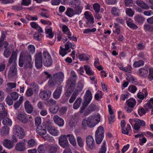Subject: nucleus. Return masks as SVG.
Returning <instances> with one entry per match:
<instances>
[{
  "label": "nucleus",
  "mask_w": 153,
  "mask_h": 153,
  "mask_svg": "<svg viewBox=\"0 0 153 153\" xmlns=\"http://www.w3.org/2000/svg\"><path fill=\"white\" fill-rule=\"evenodd\" d=\"M100 115L98 114L97 115H90L87 118L82 119L81 123V128L86 130L88 126L90 128L94 127L100 121Z\"/></svg>",
  "instance_id": "nucleus-1"
},
{
  "label": "nucleus",
  "mask_w": 153,
  "mask_h": 153,
  "mask_svg": "<svg viewBox=\"0 0 153 153\" xmlns=\"http://www.w3.org/2000/svg\"><path fill=\"white\" fill-rule=\"evenodd\" d=\"M32 59L31 56L28 53H25L24 56L23 54L21 53L19 59V66L22 67L24 64L27 67L31 68Z\"/></svg>",
  "instance_id": "nucleus-2"
},
{
  "label": "nucleus",
  "mask_w": 153,
  "mask_h": 153,
  "mask_svg": "<svg viewBox=\"0 0 153 153\" xmlns=\"http://www.w3.org/2000/svg\"><path fill=\"white\" fill-rule=\"evenodd\" d=\"M64 78V74L61 72H59L54 74L50 79L48 83L51 86H53L55 84L63 81Z\"/></svg>",
  "instance_id": "nucleus-3"
},
{
  "label": "nucleus",
  "mask_w": 153,
  "mask_h": 153,
  "mask_svg": "<svg viewBox=\"0 0 153 153\" xmlns=\"http://www.w3.org/2000/svg\"><path fill=\"white\" fill-rule=\"evenodd\" d=\"M104 134V130L103 127L100 126L98 128L95 133V140L97 143L100 144L103 138Z\"/></svg>",
  "instance_id": "nucleus-4"
},
{
  "label": "nucleus",
  "mask_w": 153,
  "mask_h": 153,
  "mask_svg": "<svg viewBox=\"0 0 153 153\" xmlns=\"http://www.w3.org/2000/svg\"><path fill=\"white\" fill-rule=\"evenodd\" d=\"M44 56L43 62L46 67H50L52 64L53 60L51 56L47 51H44L43 53Z\"/></svg>",
  "instance_id": "nucleus-5"
},
{
  "label": "nucleus",
  "mask_w": 153,
  "mask_h": 153,
  "mask_svg": "<svg viewBox=\"0 0 153 153\" xmlns=\"http://www.w3.org/2000/svg\"><path fill=\"white\" fill-rule=\"evenodd\" d=\"M77 76L75 73L73 71H71V75L66 81L67 85L70 86L75 88Z\"/></svg>",
  "instance_id": "nucleus-6"
},
{
  "label": "nucleus",
  "mask_w": 153,
  "mask_h": 153,
  "mask_svg": "<svg viewBox=\"0 0 153 153\" xmlns=\"http://www.w3.org/2000/svg\"><path fill=\"white\" fill-rule=\"evenodd\" d=\"M13 132L15 135L17 136L20 139H22L25 136V134L23 129L19 126L17 125H15L13 128Z\"/></svg>",
  "instance_id": "nucleus-7"
},
{
  "label": "nucleus",
  "mask_w": 153,
  "mask_h": 153,
  "mask_svg": "<svg viewBox=\"0 0 153 153\" xmlns=\"http://www.w3.org/2000/svg\"><path fill=\"white\" fill-rule=\"evenodd\" d=\"M59 145L63 148H69V143L66 135H61L59 139Z\"/></svg>",
  "instance_id": "nucleus-8"
},
{
  "label": "nucleus",
  "mask_w": 153,
  "mask_h": 153,
  "mask_svg": "<svg viewBox=\"0 0 153 153\" xmlns=\"http://www.w3.org/2000/svg\"><path fill=\"white\" fill-rule=\"evenodd\" d=\"M46 129L51 135L56 136L58 135L59 131L54 126L50 123H47L46 125Z\"/></svg>",
  "instance_id": "nucleus-9"
},
{
  "label": "nucleus",
  "mask_w": 153,
  "mask_h": 153,
  "mask_svg": "<svg viewBox=\"0 0 153 153\" xmlns=\"http://www.w3.org/2000/svg\"><path fill=\"white\" fill-rule=\"evenodd\" d=\"M36 66L40 68L42 66V53L41 52L36 53L35 55Z\"/></svg>",
  "instance_id": "nucleus-10"
},
{
  "label": "nucleus",
  "mask_w": 153,
  "mask_h": 153,
  "mask_svg": "<svg viewBox=\"0 0 153 153\" xmlns=\"http://www.w3.org/2000/svg\"><path fill=\"white\" fill-rule=\"evenodd\" d=\"M51 94V91L49 90H43L40 93L39 96L42 99L47 100L50 97Z\"/></svg>",
  "instance_id": "nucleus-11"
},
{
  "label": "nucleus",
  "mask_w": 153,
  "mask_h": 153,
  "mask_svg": "<svg viewBox=\"0 0 153 153\" xmlns=\"http://www.w3.org/2000/svg\"><path fill=\"white\" fill-rule=\"evenodd\" d=\"M16 65V64L14 63L10 68L8 74L9 77L12 78L16 75L17 71Z\"/></svg>",
  "instance_id": "nucleus-12"
},
{
  "label": "nucleus",
  "mask_w": 153,
  "mask_h": 153,
  "mask_svg": "<svg viewBox=\"0 0 153 153\" xmlns=\"http://www.w3.org/2000/svg\"><path fill=\"white\" fill-rule=\"evenodd\" d=\"M86 143L90 149H93L95 148V142L91 136L90 135L87 137Z\"/></svg>",
  "instance_id": "nucleus-13"
},
{
  "label": "nucleus",
  "mask_w": 153,
  "mask_h": 153,
  "mask_svg": "<svg viewBox=\"0 0 153 153\" xmlns=\"http://www.w3.org/2000/svg\"><path fill=\"white\" fill-rule=\"evenodd\" d=\"M84 14L85 18L88 20L86 24L89 27H92V26H90L89 25L90 22H91L92 24L94 22V18L91 13L90 12L86 11L85 12Z\"/></svg>",
  "instance_id": "nucleus-14"
},
{
  "label": "nucleus",
  "mask_w": 153,
  "mask_h": 153,
  "mask_svg": "<svg viewBox=\"0 0 153 153\" xmlns=\"http://www.w3.org/2000/svg\"><path fill=\"white\" fill-rule=\"evenodd\" d=\"M16 117L19 121L24 123H26L27 122L26 115L22 112H19L16 114Z\"/></svg>",
  "instance_id": "nucleus-15"
},
{
  "label": "nucleus",
  "mask_w": 153,
  "mask_h": 153,
  "mask_svg": "<svg viewBox=\"0 0 153 153\" xmlns=\"http://www.w3.org/2000/svg\"><path fill=\"white\" fill-rule=\"evenodd\" d=\"M53 120L55 123L59 127L63 126L64 124V120L58 115H55L53 117Z\"/></svg>",
  "instance_id": "nucleus-16"
},
{
  "label": "nucleus",
  "mask_w": 153,
  "mask_h": 153,
  "mask_svg": "<svg viewBox=\"0 0 153 153\" xmlns=\"http://www.w3.org/2000/svg\"><path fill=\"white\" fill-rule=\"evenodd\" d=\"M25 111L27 113L30 114L33 111V108L32 105L28 100L26 101L24 103Z\"/></svg>",
  "instance_id": "nucleus-17"
},
{
  "label": "nucleus",
  "mask_w": 153,
  "mask_h": 153,
  "mask_svg": "<svg viewBox=\"0 0 153 153\" xmlns=\"http://www.w3.org/2000/svg\"><path fill=\"white\" fill-rule=\"evenodd\" d=\"M46 126H39L36 128L37 133L39 135L42 136L44 135L46 133Z\"/></svg>",
  "instance_id": "nucleus-18"
},
{
  "label": "nucleus",
  "mask_w": 153,
  "mask_h": 153,
  "mask_svg": "<svg viewBox=\"0 0 153 153\" xmlns=\"http://www.w3.org/2000/svg\"><path fill=\"white\" fill-rule=\"evenodd\" d=\"M59 146L57 145L55 146L48 145L47 147V150L48 153H55L57 151Z\"/></svg>",
  "instance_id": "nucleus-19"
},
{
  "label": "nucleus",
  "mask_w": 153,
  "mask_h": 153,
  "mask_svg": "<svg viewBox=\"0 0 153 153\" xmlns=\"http://www.w3.org/2000/svg\"><path fill=\"white\" fill-rule=\"evenodd\" d=\"M2 144L4 147L9 149L13 148L14 146L13 142L12 141L7 139L4 140Z\"/></svg>",
  "instance_id": "nucleus-20"
},
{
  "label": "nucleus",
  "mask_w": 153,
  "mask_h": 153,
  "mask_svg": "<svg viewBox=\"0 0 153 153\" xmlns=\"http://www.w3.org/2000/svg\"><path fill=\"white\" fill-rule=\"evenodd\" d=\"M17 53L15 51H13L12 52L11 56L8 60V64H11L13 62H14L13 63V64L15 63L17 59Z\"/></svg>",
  "instance_id": "nucleus-21"
},
{
  "label": "nucleus",
  "mask_w": 153,
  "mask_h": 153,
  "mask_svg": "<svg viewBox=\"0 0 153 153\" xmlns=\"http://www.w3.org/2000/svg\"><path fill=\"white\" fill-rule=\"evenodd\" d=\"M15 149L19 151H24L26 149L25 142H22L17 144L15 146Z\"/></svg>",
  "instance_id": "nucleus-22"
},
{
  "label": "nucleus",
  "mask_w": 153,
  "mask_h": 153,
  "mask_svg": "<svg viewBox=\"0 0 153 153\" xmlns=\"http://www.w3.org/2000/svg\"><path fill=\"white\" fill-rule=\"evenodd\" d=\"M62 91V86H59L57 87L53 94V97L56 99H58L61 94Z\"/></svg>",
  "instance_id": "nucleus-23"
},
{
  "label": "nucleus",
  "mask_w": 153,
  "mask_h": 153,
  "mask_svg": "<svg viewBox=\"0 0 153 153\" xmlns=\"http://www.w3.org/2000/svg\"><path fill=\"white\" fill-rule=\"evenodd\" d=\"M136 4L139 7L145 10H148L149 7L146 3L140 0H137L136 1Z\"/></svg>",
  "instance_id": "nucleus-24"
},
{
  "label": "nucleus",
  "mask_w": 153,
  "mask_h": 153,
  "mask_svg": "<svg viewBox=\"0 0 153 153\" xmlns=\"http://www.w3.org/2000/svg\"><path fill=\"white\" fill-rule=\"evenodd\" d=\"M66 137H68V140L70 143L74 146H76V139L74 136L72 134H69L66 135Z\"/></svg>",
  "instance_id": "nucleus-25"
},
{
  "label": "nucleus",
  "mask_w": 153,
  "mask_h": 153,
  "mask_svg": "<svg viewBox=\"0 0 153 153\" xmlns=\"http://www.w3.org/2000/svg\"><path fill=\"white\" fill-rule=\"evenodd\" d=\"M135 21L140 24H142L145 20V18L140 14L137 15L134 17Z\"/></svg>",
  "instance_id": "nucleus-26"
},
{
  "label": "nucleus",
  "mask_w": 153,
  "mask_h": 153,
  "mask_svg": "<svg viewBox=\"0 0 153 153\" xmlns=\"http://www.w3.org/2000/svg\"><path fill=\"white\" fill-rule=\"evenodd\" d=\"M127 105L131 108H134L136 104L135 100L132 98L127 100L126 102Z\"/></svg>",
  "instance_id": "nucleus-27"
},
{
  "label": "nucleus",
  "mask_w": 153,
  "mask_h": 153,
  "mask_svg": "<svg viewBox=\"0 0 153 153\" xmlns=\"http://www.w3.org/2000/svg\"><path fill=\"white\" fill-rule=\"evenodd\" d=\"M139 71L138 74L139 76L143 77H146L148 74V70L143 68L139 69Z\"/></svg>",
  "instance_id": "nucleus-28"
},
{
  "label": "nucleus",
  "mask_w": 153,
  "mask_h": 153,
  "mask_svg": "<svg viewBox=\"0 0 153 153\" xmlns=\"http://www.w3.org/2000/svg\"><path fill=\"white\" fill-rule=\"evenodd\" d=\"M82 101V99L81 98H77L74 104L73 108L75 109H78L79 107L81 104Z\"/></svg>",
  "instance_id": "nucleus-29"
},
{
  "label": "nucleus",
  "mask_w": 153,
  "mask_h": 153,
  "mask_svg": "<svg viewBox=\"0 0 153 153\" xmlns=\"http://www.w3.org/2000/svg\"><path fill=\"white\" fill-rule=\"evenodd\" d=\"M143 93H138L137 94V98L140 100H143L144 98L146 97L148 95L147 91L144 89L143 90Z\"/></svg>",
  "instance_id": "nucleus-30"
},
{
  "label": "nucleus",
  "mask_w": 153,
  "mask_h": 153,
  "mask_svg": "<svg viewBox=\"0 0 153 153\" xmlns=\"http://www.w3.org/2000/svg\"><path fill=\"white\" fill-rule=\"evenodd\" d=\"M9 128L7 126L2 127L1 130V133L2 136L7 135L9 132Z\"/></svg>",
  "instance_id": "nucleus-31"
},
{
  "label": "nucleus",
  "mask_w": 153,
  "mask_h": 153,
  "mask_svg": "<svg viewBox=\"0 0 153 153\" xmlns=\"http://www.w3.org/2000/svg\"><path fill=\"white\" fill-rule=\"evenodd\" d=\"M92 98V94L91 91L88 90L86 91L84 96L85 100L91 101Z\"/></svg>",
  "instance_id": "nucleus-32"
},
{
  "label": "nucleus",
  "mask_w": 153,
  "mask_h": 153,
  "mask_svg": "<svg viewBox=\"0 0 153 153\" xmlns=\"http://www.w3.org/2000/svg\"><path fill=\"white\" fill-rule=\"evenodd\" d=\"M23 97L21 96L20 97L19 101H16L14 104V107L15 109H16L19 108L23 102Z\"/></svg>",
  "instance_id": "nucleus-33"
},
{
  "label": "nucleus",
  "mask_w": 153,
  "mask_h": 153,
  "mask_svg": "<svg viewBox=\"0 0 153 153\" xmlns=\"http://www.w3.org/2000/svg\"><path fill=\"white\" fill-rule=\"evenodd\" d=\"M126 23L128 26L132 29H136L138 28V26L134 24L132 21H127Z\"/></svg>",
  "instance_id": "nucleus-34"
},
{
  "label": "nucleus",
  "mask_w": 153,
  "mask_h": 153,
  "mask_svg": "<svg viewBox=\"0 0 153 153\" xmlns=\"http://www.w3.org/2000/svg\"><path fill=\"white\" fill-rule=\"evenodd\" d=\"M74 88L70 86H69L65 93V95L66 97L69 98L70 97Z\"/></svg>",
  "instance_id": "nucleus-35"
},
{
  "label": "nucleus",
  "mask_w": 153,
  "mask_h": 153,
  "mask_svg": "<svg viewBox=\"0 0 153 153\" xmlns=\"http://www.w3.org/2000/svg\"><path fill=\"white\" fill-rule=\"evenodd\" d=\"M95 108V105L92 104H91L88 108V109L85 112L84 115L85 116L88 115L92 111H93Z\"/></svg>",
  "instance_id": "nucleus-36"
},
{
  "label": "nucleus",
  "mask_w": 153,
  "mask_h": 153,
  "mask_svg": "<svg viewBox=\"0 0 153 153\" xmlns=\"http://www.w3.org/2000/svg\"><path fill=\"white\" fill-rule=\"evenodd\" d=\"M65 13L70 17H72L74 15H75L74 10L70 8H68Z\"/></svg>",
  "instance_id": "nucleus-37"
},
{
  "label": "nucleus",
  "mask_w": 153,
  "mask_h": 153,
  "mask_svg": "<svg viewBox=\"0 0 153 153\" xmlns=\"http://www.w3.org/2000/svg\"><path fill=\"white\" fill-rule=\"evenodd\" d=\"M79 58L81 60H87L90 58L89 55L86 54H82L79 55Z\"/></svg>",
  "instance_id": "nucleus-38"
},
{
  "label": "nucleus",
  "mask_w": 153,
  "mask_h": 153,
  "mask_svg": "<svg viewBox=\"0 0 153 153\" xmlns=\"http://www.w3.org/2000/svg\"><path fill=\"white\" fill-rule=\"evenodd\" d=\"M77 121L76 119L74 118H72L68 122V125L71 128L74 127L76 125Z\"/></svg>",
  "instance_id": "nucleus-39"
},
{
  "label": "nucleus",
  "mask_w": 153,
  "mask_h": 153,
  "mask_svg": "<svg viewBox=\"0 0 153 153\" xmlns=\"http://www.w3.org/2000/svg\"><path fill=\"white\" fill-rule=\"evenodd\" d=\"M2 123L4 125L11 126L12 124V121L11 119L7 117H4L3 119Z\"/></svg>",
  "instance_id": "nucleus-40"
},
{
  "label": "nucleus",
  "mask_w": 153,
  "mask_h": 153,
  "mask_svg": "<svg viewBox=\"0 0 153 153\" xmlns=\"http://www.w3.org/2000/svg\"><path fill=\"white\" fill-rule=\"evenodd\" d=\"M144 29L146 31L152 32L153 31V25L148 24L145 25H144Z\"/></svg>",
  "instance_id": "nucleus-41"
},
{
  "label": "nucleus",
  "mask_w": 153,
  "mask_h": 153,
  "mask_svg": "<svg viewBox=\"0 0 153 153\" xmlns=\"http://www.w3.org/2000/svg\"><path fill=\"white\" fill-rule=\"evenodd\" d=\"M70 3L74 7L79 6L80 4V2L79 0H71Z\"/></svg>",
  "instance_id": "nucleus-42"
},
{
  "label": "nucleus",
  "mask_w": 153,
  "mask_h": 153,
  "mask_svg": "<svg viewBox=\"0 0 153 153\" xmlns=\"http://www.w3.org/2000/svg\"><path fill=\"white\" fill-rule=\"evenodd\" d=\"M83 88V85L80 81L79 82L77 83V86L76 89L74 91L79 94L82 90Z\"/></svg>",
  "instance_id": "nucleus-43"
},
{
  "label": "nucleus",
  "mask_w": 153,
  "mask_h": 153,
  "mask_svg": "<svg viewBox=\"0 0 153 153\" xmlns=\"http://www.w3.org/2000/svg\"><path fill=\"white\" fill-rule=\"evenodd\" d=\"M144 62L142 60H140L138 61H135L134 62L133 66L135 68L144 65Z\"/></svg>",
  "instance_id": "nucleus-44"
},
{
  "label": "nucleus",
  "mask_w": 153,
  "mask_h": 153,
  "mask_svg": "<svg viewBox=\"0 0 153 153\" xmlns=\"http://www.w3.org/2000/svg\"><path fill=\"white\" fill-rule=\"evenodd\" d=\"M90 101L85 100L84 102L83 103L80 109L81 110L80 111V113H82L83 112V110L90 103Z\"/></svg>",
  "instance_id": "nucleus-45"
},
{
  "label": "nucleus",
  "mask_w": 153,
  "mask_h": 153,
  "mask_svg": "<svg viewBox=\"0 0 153 153\" xmlns=\"http://www.w3.org/2000/svg\"><path fill=\"white\" fill-rule=\"evenodd\" d=\"M59 109V106L57 105L50 108L49 110L51 113L53 114H56L57 112Z\"/></svg>",
  "instance_id": "nucleus-46"
},
{
  "label": "nucleus",
  "mask_w": 153,
  "mask_h": 153,
  "mask_svg": "<svg viewBox=\"0 0 153 153\" xmlns=\"http://www.w3.org/2000/svg\"><path fill=\"white\" fill-rule=\"evenodd\" d=\"M78 94L76 91H74L69 100V102L70 103H72L74 102Z\"/></svg>",
  "instance_id": "nucleus-47"
},
{
  "label": "nucleus",
  "mask_w": 153,
  "mask_h": 153,
  "mask_svg": "<svg viewBox=\"0 0 153 153\" xmlns=\"http://www.w3.org/2000/svg\"><path fill=\"white\" fill-rule=\"evenodd\" d=\"M36 145V142L33 139H31L29 140L27 142V146L30 148L33 147Z\"/></svg>",
  "instance_id": "nucleus-48"
},
{
  "label": "nucleus",
  "mask_w": 153,
  "mask_h": 153,
  "mask_svg": "<svg viewBox=\"0 0 153 153\" xmlns=\"http://www.w3.org/2000/svg\"><path fill=\"white\" fill-rule=\"evenodd\" d=\"M31 88L32 89L34 90L35 93L38 91V85L36 83L33 82L32 83L30 84Z\"/></svg>",
  "instance_id": "nucleus-49"
},
{
  "label": "nucleus",
  "mask_w": 153,
  "mask_h": 153,
  "mask_svg": "<svg viewBox=\"0 0 153 153\" xmlns=\"http://www.w3.org/2000/svg\"><path fill=\"white\" fill-rule=\"evenodd\" d=\"M74 8H75L74 11L75 15H79L81 13L83 9L82 7L79 6L76 7H74Z\"/></svg>",
  "instance_id": "nucleus-50"
},
{
  "label": "nucleus",
  "mask_w": 153,
  "mask_h": 153,
  "mask_svg": "<svg viewBox=\"0 0 153 153\" xmlns=\"http://www.w3.org/2000/svg\"><path fill=\"white\" fill-rule=\"evenodd\" d=\"M84 69L86 74L90 76L93 75L94 72L91 71L89 66L85 65Z\"/></svg>",
  "instance_id": "nucleus-51"
},
{
  "label": "nucleus",
  "mask_w": 153,
  "mask_h": 153,
  "mask_svg": "<svg viewBox=\"0 0 153 153\" xmlns=\"http://www.w3.org/2000/svg\"><path fill=\"white\" fill-rule=\"evenodd\" d=\"M77 141L79 146L80 147H83L84 143L81 137L80 136L77 137Z\"/></svg>",
  "instance_id": "nucleus-52"
},
{
  "label": "nucleus",
  "mask_w": 153,
  "mask_h": 153,
  "mask_svg": "<svg viewBox=\"0 0 153 153\" xmlns=\"http://www.w3.org/2000/svg\"><path fill=\"white\" fill-rule=\"evenodd\" d=\"M119 10L115 7L112 8L111 10V13L113 15L115 16H118L119 15Z\"/></svg>",
  "instance_id": "nucleus-53"
},
{
  "label": "nucleus",
  "mask_w": 153,
  "mask_h": 153,
  "mask_svg": "<svg viewBox=\"0 0 153 153\" xmlns=\"http://www.w3.org/2000/svg\"><path fill=\"white\" fill-rule=\"evenodd\" d=\"M120 69L125 72L130 73L132 68L130 65H128L126 67H120Z\"/></svg>",
  "instance_id": "nucleus-54"
},
{
  "label": "nucleus",
  "mask_w": 153,
  "mask_h": 153,
  "mask_svg": "<svg viewBox=\"0 0 153 153\" xmlns=\"http://www.w3.org/2000/svg\"><path fill=\"white\" fill-rule=\"evenodd\" d=\"M93 7L95 13H99L100 9V6L99 4L97 3H95L93 4Z\"/></svg>",
  "instance_id": "nucleus-55"
},
{
  "label": "nucleus",
  "mask_w": 153,
  "mask_h": 153,
  "mask_svg": "<svg viewBox=\"0 0 153 153\" xmlns=\"http://www.w3.org/2000/svg\"><path fill=\"white\" fill-rule=\"evenodd\" d=\"M16 83L8 82L7 84V88L10 89H12L15 88L16 87Z\"/></svg>",
  "instance_id": "nucleus-56"
},
{
  "label": "nucleus",
  "mask_w": 153,
  "mask_h": 153,
  "mask_svg": "<svg viewBox=\"0 0 153 153\" xmlns=\"http://www.w3.org/2000/svg\"><path fill=\"white\" fill-rule=\"evenodd\" d=\"M67 51L65 48L60 46L59 53L62 56H63L67 53Z\"/></svg>",
  "instance_id": "nucleus-57"
},
{
  "label": "nucleus",
  "mask_w": 153,
  "mask_h": 153,
  "mask_svg": "<svg viewBox=\"0 0 153 153\" xmlns=\"http://www.w3.org/2000/svg\"><path fill=\"white\" fill-rule=\"evenodd\" d=\"M126 13L129 16H132L134 14V12L131 8H127Z\"/></svg>",
  "instance_id": "nucleus-58"
},
{
  "label": "nucleus",
  "mask_w": 153,
  "mask_h": 153,
  "mask_svg": "<svg viewBox=\"0 0 153 153\" xmlns=\"http://www.w3.org/2000/svg\"><path fill=\"white\" fill-rule=\"evenodd\" d=\"M35 120V124L37 127L38 126H41L40 125L41 122V119L40 117H36Z\"/></svg>",
  "instance_id": "nucleus-59"
},
{
  "label": "nucleus",
  "mask_w": 153,
  "mask_h": 153,
  "mask_svg": "<svg viewBox=\"0 0 153 153\" xmlns=\"http://www.w3.org/2000/svg\"><path fill=\"white\" fill-rule=\"evenodd\" d=\"M33 94V91L32 88H29L27 89L26 92V95L27 97L32 96Z\"/></svg>",
  "instance_id": "nucleus-60"
},
{
  "label": "nucleus",
  "mask_w": 153,
  "mask_h": 153,
  "mask_svg": "<svg viewBox=\"0 0 153 153\" xmlns=\"http://www.w3.org/2000/svg\"><path fill=\"white\" fill-rule=\"evenodd\" d=\"M148 78L150 81L153 79V68H151L149 69V74Z\"/></svg>",
  "instance_id": "nucleus-61"
},
{
  "label": "nucleus",
  "mask_w": 153,
  "mask_h": 153,
  "mask_svg": "<svg viewBox=\"0 0 153 153\" xmlns=\"http://www.w3.org/2000/svg\"><path fill=\"white\" fill-rule=\"evenodd\" d=\"M10 95L13 100H16L19 97L18 94L15 92H12Z\"/></svg>",
  "instance_id": "nucleus-62"
},
{
  "label": "nucleus",
  "mask_w": 153,
  "mask_h": 153,
  "mask_svg": "<svg viewBox=\"0 0 153 153\" xmlns=\"http://www.w3.org/2000/svg\"><path fill=\"white\" fill-rule=\"evenodd\" d=\"M137 90V87L134 85L130 86L128 88V90L132 93H134Z\"/></svg>",
  "instance_id": "nucleus-63"
},
{
  "label": "nucleus",
  "mask_w": 153,
  "mask_h": 153,
  "mask_svg": "<svg viewBox=\"0 0 153 153\" xmlns=\"http://www.w3.org/2000/svg\"><path fill=\"white\" fill-rule=\"evenodd\" d=\"M38 150L39 153H44L45 149L43 145H40L39 146L38 149Z\"/></svg>",
  "instance_id": "nucleus-64"
}]
</instances>
